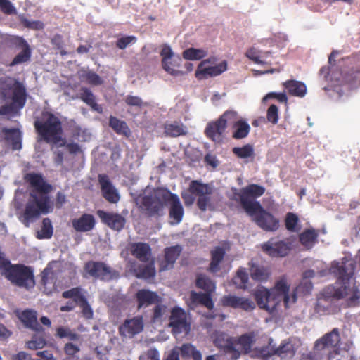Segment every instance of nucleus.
Segmentation results:
<instances>
[{
	"label": "nucleus",
	"instance_id": "obj_8",
	"mask_svg": "<svg viewBox=\"0 0 360 360\" xmlns=\"http://www.w3.org/2000/svg\"><path fill=\"white\" fill-rule=\"evenodd\" d=\"M4 274L13 285L18 287L30 290L35 285L33 269L25 264L11 265Z\"/></svg>",
	"mask_w": 360,
	"mask_h": 360
},
{
	"label": "nucleus",
	"instance_id": "obj_59",
	"mask_svg": "<svg viewBox=\"0 0 360 360\" xmlns=\"http://www.w3.org/2000/svg\"><path fill=\"white\" fill-rule=\"evenodd\" d=\"M137 39L134 36H126L118 39L116 41V46L120 49H124L129 44H134Z\"/></svg>",
	"mask_w": 360,
	"mask_h": 360
},
{
	"label": "nucleus",
	"instance_id": "obj_21",
	"mask_svg": "<svg viewBox=\"0 0 360 360\" xmlns=\"http://www.w3.org/2000/svg\"><path fill=\"white\" fill-rule=\"evenodd\" d=\"M182 248L180 245L167 247L164 250V259L160 262V271H163L174 267Z\"/></svg>",
	"mask_w": 360,
	"mask_h": 360
},
{
	"label": "nucleus",
	"instance_id": "obj_7",
	"mask_svg": "<svg viewBox=\"0 0 360 360\" xmlns=\"http://www.w3.org/2000/svg\"><path fill=\"white\" fill-rule=\"evenodd\" d=\"M212 193V189L208 184L193 180L190 183L187 191L181 193V198L186 206H191L195 200V195L198 196L197 205L201 211H205L210 202V197L208 195Z\"/></svg>",
	"mask_w": 360,
	"mask_h": 360
},
{
	"label": "nucleus",
	"instance_id": "obj_35",
	"mask_svg": "<svg viewBox=\"0 0 360 360\" xmlns=\"http://www.w3.org/2000/svg\"><path fill=\"white\" fill-rule=\"evenodd\" d=\"M190 300L192 304H202L206 307L208 309H212L214 307V302L212 301L211 293L209 292H197L191 291L190 294Z\"/></svg>",
	"mask_w": 360,
	"mask_h": 360
},
{
	"label": "nucleus",
	"instance_id": "obj_5",
	"mask_svg": "<svg viewBox=\"0 0 360 360\" xmlns=\"http://www.w3.org/2000/svg\"><path fill=\"white\" fill-rule=\"evenodd\" d=\"M0 91L4 98H8L9 91L11 103L0 106V115H7L16 114L22 109L27 101V90L24 84L11 77L6 76L0 78Z\"/></svg>",
	"mask_w": 360,
	"mask_h": 360
},
{
	"label": "nucleus",
	"instance_id": "obj_27",
	"mask_svg": "<svg viewBox=\"0 0 360 360\" xmlns=\"http://www.w3.org/2000/svg\"><path fill=\"white\" fill-rule=\"evenodd\" d=\"M248 265L250 277L252 280L257 282H265L269 278L271 271L269 267L253 262H249Z\"/></svg>",
	"mask_w": 360,
	"mask_h": 360
},
{
	"label": "nucleus",
	"instance_id": "obj_10",
	"mask_svg": "<svg viewBox=\"0 0 360 360\" xmlns=\"http://www.w3.org/2000/svg\"><path fill=\"white\" fill-rule=\"evenodd\" d=\"M167 190V188H158L154 191V195L139 196L135 202L141 210L148 217H160L163 214L164 200L159 195V191Z\"/></svg>",
	"mask_w": 360,
	"mask_h": 360
},
{
	"label": "nucleus",
	"instance_id": "obj_53",
	"mask_svg": "<svg viewBox=\"0 0 360 360\" xmlns=\"http://www.w3.org/2000/svg\"><path fill=\"white\" fill-rule=\"evenodd\" d=\"M166 310L167 307L165 304H161V302L155 304V307L153 309L151 321L153 323L161 321L165 313L166 312Z\"/></svg>",
	"mask_w": 360,
	"mask_h": 360
},
{
	"label": "nucleus",
	"instance_id": "obj_15",
	"mask_svg": "<svg viewBox=\"0 0 360 360\" xmlns=\"http://www.w3.org/2000/svg\"><path fill=\"white\" fill-rule=\"evenodd\" d=\"M169 319V326L172 328L173 333L176 335L182 333L187 334L190 331V323L188 322L186 314L182 308L174 307L171 311Z\"/></svg>",
	"mask_w": 360,
	"mask_h": 360
},
{
	"label": "nucleus",
	"instance_id": "obj_17",
	"mask_svg": "<svg viewBox=\"0 0 360 360\" xmlns=\"http://www.w3.org/2000/svg\"><path fill=\"white\" fill-rule=\"evenodd\" d=\"M207 60H202L197 67L195 76L198 80L218 76L227 70V62L222 61L214 66H206Z\"/></svg>",
	"mask_w": 360,
	"mask_h": 360
},
{
	"label": "nucleus",
	"instance_id": "obj_60",
	"mask_svg": "<svg viewBox=\"0 0 360 360\" xmlns=\"http://www.w3.org/2000/svg\"><path fill=\"white\" fill-rule=\"evenodd\" d=\"M80 307L82 309V315L86 319H91L93 317V311L85 297H80Z\"/></svg>",
	"mask_w": 360,
	"mask_h": 360
},
{
	"label": "nucleus",
	"instance_id": "obj_34",
	"mask_svg": "<svg viewBox=\"0 0 360 360\" xmlns=\"http://www.w3.org/2000/svg\"><path fill=\"white\" fill-rule=\"evenodd\" d=\"M2 133L5 140L11 143L13 150H20L22 148V136L19 129L4 128Z\"/></svg>",
	"mask_w": 360,
	"mask_h": 360
},
{
	"label": "nucleus",
	"instance_id": "obj_52",
	"mask_svg": "<svg viewBox=\"0 0 360 360\" xmlns=\"http://www.w3.org/2000/svg\"><path fill=\"white\" fill-rule=\"evenodd\" d=\"M299 222L297 215L293 212H288L285 219V226L288 231L294 232Z\"/></svg>",
	"mask_w": 360,
	"mask_h": 360
},
{
	"label": "nucleus",
	"instance_id": "obj_6",
	"mask_svg": "<svg viewBox=\"0 0 360 360\" xmlns=\"http://www.w3.org/2000/svg\"><path fill=\"white\" fill-rule=\"evenodd\" d=\"M254 342L255 335L252 333L243 334L237 338L231 337L225 338L219 335L214 340L216 347L229 354L231 360L238 359L241 354L250 353Z\"/></svg>",
	"mask_w": 360,
	"mask_h": 360
},
{
	"label": "nucleus",
	"instance_id": "obj_55",
	"mask_svg": "<svg viewBox=\"0 0 360 360\" xmlns=\"http://www.w3.org/2000/svg\"><path fill=\"white\" fill-rule=\"evenodd\" d=\"M63 298H73L74 302H80V297H84L81 293V289L79 288H73L70 290H65L62 293Z\"/></svg>",
	"mask_w": 360,
	"mask_h": 360
},
{
	"label": "nucleus",
	"instance_id": "obj_61",
	"mask_svg": "<svg viewBox=\"0 0 360 360\" xmlns=\"http://www.w3.org/2000/svg\"><path fill=\"white\" fill-rule=\"evenodd\" d=\"M139 360H160V353L155 348H150L140 355Z\"/></svg>",
	"mask_w": 360,
	"mask_h": 360
},
{
	"label": "nucleus",
	"instance_id": "obj_44",
	"mask_svg": "<svg viewBox=\"0 0 360 360\" xmlns=\"http://www.w3.org/2000/svg\"><path fill=\"white\" fill-rule=\"evenodd\" d=\"M195 285L198 288L204 290L205 292L212 293L214 289V283L207 276L199 274L197 276Z\"/></svg>",
	"mask_w": 360,
	"mask_h": 360
},
{
	"label": "nucleus",
	"instance_id": "obj_28",
	"mask_svg": "<svg viewBox=\"0 0 360 360\" xmlns=\"http://www.w3.org/2000/svg\"><path fill=\"white\" fill-rule=\"evenodd\" d=\"M319 231L314 228L304 229L298 236L300 244L307 250H311L317 243Z\"/></svg>",
	"mask_w": 360,
	"mask_h": 360
},
{
	"label": "nucleus",
	"instance_id": "obj_37",
	"mask_svg": "<svg viewBox=\"0 0 360 360\" xmlns=\"http://www.w3.org/2000/svg\"><path fill=\"white\" fill-rule=\"evenodd\" d=\"M146 265H139L135 269L136 276L139 278L149 279L155 276V260L152 259Z\"/></svg>",
	"mask_w": 360,
	"mask_h": 360
},
{
	"label": "nucleus",
	"instance_id": "obj_22",
	"mask_svg": "<svg viewBox=\"0 0 360 360\" xmlns=\"http://www.w3.org/2000/svg\"><path fill=\"white\" fill-rule=\"evenodd\" d=\"M226 129L224 122L219 117L216 121L207 124L205 134L212 141L219 143L222 141L223 134Z\"/></svg>",
	"mask_w": 360,
	"mask_h": 360
},
{
	"label": "nucleus",
	"instance_id": "obj_24",
	"mask_svg": "<svg viewBox=\"0 0 360 360\" xmlns=\"http://www.w3.org/2000/svg\"><path fill=\"white\" fill-rule=\"evenodd\" d=\"M292 354V345L290 342L285 341L282 342L279 347L276 348L267 347L261 349V354L265 358L271 357L274 355L283 358L288 354L291 355Z\"/></svg>",
	"mask_w": 360,
	"mask_h": 360
},
{
	"label": "nucleus",
	"instance_id": "obj_26",
	"mask_svg": "<svg viewBox=\"0 0 360 360\" xmlns=\"http://www.w3.org/2000/svg\"><path fill=\"white\" fill-rule=\"evenodd\" d=\"M72 227L78 232H88L93 230L96 220L93 214L85 213L72 221Z\"/></svg>",
	"mask_w": 360,
	"mask_h": 360
},
{
	"label": "nucleus",
	"instance_id": "obj_4",
	"mask_svg": "<svg viewBox=\"0 0 360 360\" xmlns=\"http://www.w3.org/2000/svg\"><path fill=\"white\" fill-rule=\"evenodd\" d=\"M34 127L43 141L58 148L65 146V138L63 137L62 121L53 112L43 111L40 118L34 122Z\"/></svg>",
	"mask_w": 360,
	"mask_h": 360
},
{
	"label": "nucleus",
	"instance_id": "obj_31",
	"mask_svg": "<svg viewBox=\"0 0 360 360\" xmlns=\"http://www.w3.org/2000/svg\"><path fill=\"white\" fill-rule=\"evenodd\" d=\"M283 86L288 93L293 96L302 98L307 93L306 85L300 81L289 79L283 82Z\"/></svg>",
	"mask_w": 360,
	"mask_h": 360
},
{
	"label": "nucleus",
	"instance_id": "obj_9",
	"mask_svg": "<svg viewBox=\"0 0 360 360\" xmlns=\"http://www.w3.org/2000/svg\"><path fill=\"white\" fill-rule=\"evenodd\" d=\"M265 188L255 184H251L241 188L239 191L237 189L233 191V200L240 202L241 207L247 213L256 208V205H262L256 198L262 196L265 193Z\"/></svg>",
	"mask_w": 360,
	"mask_h": 360
},
{
	"label": "nucleus",
	"instance_id": "obj_30",
	"mask_svg": "<svg viewBox=\"0 0 360 360\" xmlns=\"http://www.w3.org/2000/svg\"><path fill=\"white\" fill-rule=\"evenodd\" d=\"M56 279L55 278L54 274L50 269L46 268L41 272V290L46 295H51L53 292L56 290Z\"/></svg>",
	"mask_w": 360,
	"mask_h": 360
},
{
	"label": "nucleus",
	"instance_id": "obj_54",
	"mask_svg": "<svg viewBox=\"0 0 360 360\" xmlns=\"http://www.w3.org/2000/svg\"><path fill=\"white\" fill-rule=\"evenodd\" d=\"M219 118L224 122V125L227 127V124H230L232 126L234 123L237 122L238 120V114L235 110H226L225 111Z\"/></svg>",
	"mask_w": 360,
	"mask_h": 360
},
{
	"label": "nucleus",
	"instance_id": "obj_49",
	"mask_svg": "<svg viewBox=\"0 0 360 360\" xmlns=\"http://www.w3.org/2000/svg\"><path fill=\"white\" fill-rule=\"evenodd\" d=\"M63 350L66 354L64 360H79V356H77L80 351L79 346L72 342H68L64 345Z\"/></svg>",
	"mask_w": 360,
	"mask_h": 360
},
{
	"label": "nucleus",
	"instance_id": "obj_11",
	"mask_svg": "<svg viewBox=\"0 0 360 360\" xmlns=\"http://www.w3.org/2000/svg\"><path fill=\"white\" fill-rule=\"evenodd\" d=\"M84 271L88 276L104 282L120 278V273L117 270L101 261H88L84 264Z\"/></svg>",
	"mask_w": 360,
	"mask_h": 360
},
{
	"label": "nucleus",
	"instance_id": "obj_18",
	"mask_svg": "<svg viewBox=\"0 0 360 360\" xmlns=\"http://www.w3.org/2000/svg\"><path fill=\"white\" fill-rule=\"evenodd\" d=\"M221 302L223 307L240 309L245 311H252L255 309V304L251 299L233 295H224Z\"/></svg>",
	"mask_w": 360,
	"mask_h": 360
},
{
	"label": "nucleus",
	"instance_id": "obj_19",
	"mask_svg": "<svg viewBox=\"0 0 360 360\" xmlns=\"http://www.w3.org/2000/svg\"><path fill=\"white\" fill-rule=\"evenodd\" d=\"M101 221L109 228L115 231H121L125 224L126 219L118 213L108 212L104 210H98L96 212Z\"/></svg>",
	"mask_w": 360,
	"mask_h": 360
},
{
	"label": "nucleus",
	"instance_id": "obj_23",
	"mask_svg": "<svg viewBox=\"0 0 360 360\" xmlns=\"http://www.w3.org/2000/svg\"><path fill=\"white\" fill-rule=\"evenodd\" d=\"M18 318L25 328L36 332H43L44 329L37 321L36 311L30 309H25L19 314Z\"/></svg>",
	"mask_w": 360,
	"mask_h": 360
},
{
	"label": "nucleus",
	"instance_id": "obj_1",
	"mask_svg": "<svg viewBox=\"0 0 360 360\" xmlns=\"http://www.w3.org/2000/svg\"><path fill=\"white\" fill-rule=\"evenodd\" d=\"M25 180L34 188L30 193L32 199L26 204L20 219L23 224L28 227L41 213L46 214L49 212L50 198L48 193L52 187L44 180L40 174L27 173L25 176Z\"/></svg>",
	"mask_w": 360,
	"mask_h": 360
},
{
	"label": "nucleus",
	"instance_id": "obj_45",
	"mask_svg": "<svg viewBox=\"0 0 360 360\" xmlns=\"http://www.w3.org/2000/svg\"><path fill=\"white\" fill-rule=\"evenodd\" d=\"M206 51L200 49L189 48L183 51L182 56L186 60H200L207 56Z\"/></svg>",
	"mask_w": 360,
	"mask_h": 360
},
{
	"label": "nucleus",
	"instance_id": "obj_39",
	"mask_svg": "<svg viewBox=\"0 0 360 360\" xmlns=\"http://www.w3.org/2000/svg\"><path fill=\"white\" fill-rule=\"evenodd\" d=\"M179 349V354H181L184 359L192 358L193 360H202L200 352L196 349L195 347L191 343H184Z\"/></svg>",
	"mask_w": 360,
	"mask_h": 360
},
{
	"label": "nucleus",
	"instance_id": "obj_40",
	"mask_svg": "<svg viewBox=\"0 0 360 360\" xmlns=\"http://www.w3.org/2000/svg\"><path fill=\"white\" fill-rule=\"evenodd\" d=\"M109 126L118 134L123 135L126 137H129L131 135V130L127 123L116 117H110Z\"/></svg>",
	"mask_w": 360,
	"mask_h": 360
},
{
	"label": "nucleus",
	"instance_id": "obj_38",
	"mask_svg": "<svg viewBox=\"0 0 360 360\" xmlns=\"http://www.w3.org/2000/svg\"><path fill=\"white\" fill-rule=\"evenodd\" d=\"M232 128V137L236 140L247 137L250 131V124L243 119H240L237 122L234 123Z\"/></svg>",
	"mask_w": 360,
	"mask_h": 360
},
{
	"label": "nucleus",
	"instance_id": "obj_29",
	"mask_svg": "<svg viewBox=\"0 0 360 360\" xmlns=\"http://www.w3.org/2000/svg\"><path fill=\"white\" fill-rule=\"evenodd\" d=\"M340 340V337L338 329L333 328L330 333L325 334L315 342L316 349L321 348L323 350L326 348L335 347Z\"/></svg>",
	"mask_w": 360,
	"mask_h": 360
},
{
	"label": "nucleus",
	"instance_id": "obj_12",
	"mask_svg": "<svg viewBox=\"0 0 360 360\" xmlns=\"http://www.w3.org/2000/svg\"><path fill=\"white\" fill-rule=\"evenodd\" d=\"M256 208L247 214L252 217V221L263 231L275 232L280 227V221L270 212L265 210L262 205H256Z\"/></svg>",
	"mask_w": 360,
	"mask_h": 360
},
{
	"label": "nucleus",
	"instance_id": "obj_57",
	"mask_svg": "<svg viewBox=\"0 0 360 360\" xmlns=\"http://www.w3.org/2000/svg\"><path fill=\"white\" fill-rule=\"evenodd\" d=\"M103 198L108 202L116 203L120 200V196L113 186L102 191Z\"/></svg>",
	"mask_w": 360,
	"mask_h": 360
},
{
	"label": "nucleus",
	"instance_id": "obj_64",
	"mask_svg": "<svg viewBox=\"0 0 360 360\" xmlns=\"http://www.w3.org/2000/svg\"><path fill=\"white\" fill-rule=\"evenodd\" d=\"M22 24L25 27L33 30H41L44 27V24L40 20H29L24 19Z\"/></svg>",
	"mask_w": 360,
	"mask_h": 360
},
{
	"label": "nucleus",
	"instance_id": "obj_36",
	"mask_svg": "<svg viewBox=\"0 0 360 360\" xmlns=\"http://www.w3.org/2000/svg\"><path fill=\"white\" fill-rule=\"evenodd\" d=\"M19 46L22 48V51L15 56L11 63V66H15L16 65L25 63L30 60L31 58V49L28 43L23 39H19Z\"/></svg>",
	"mask_w": 360,
	"mask_h": 360
},
{
	"label": "nucleus",
	"instance_id": "obj_46",
	"mask_svg": "<svg viewBox=\"0 0 360 360\" xmlns=\"http://www.w3.org/2000/svg\"><path fill=\"white\" fill-rule=\"evenodd\" d=\"M233 153L239 158H248L255 155L253 146L250 144H246L243 147H234L232 149Z\"/></svg>",
	"mask_w": 360,
	"mask_h": 360
},
{
	"label": "nucleus",
	"instance_id": "obj_62",
	"mask_svg": "<svg viewBox=\"0 0 360 360\" xmlns=\"http://www.w3.org/2000/svg\"><path fill=\"white\" fill-rule=\"evenodd\" d=\"M266 117L269 122L276 124L278 120V109L276 105H271L267 110Z\"/></svg>",
	"mask_w": 360,
	"mask_h": 360
},
{
	"label": "nucleus",
	"instance_id": "obj_41",
	"mask_svg": "<svg viewBox=\"0 0 360 360\" xmlns=\"http://www.w3.org/2000/svg\"><path fill=\"white\" fill-rule=\"evenodd\" d=\"M212 260L210 264L209 270L212 273H215L219 269V264L223 260L225 251L221 247H217L211 252Z\"/></svg>",
	"mask_w": 360,
	"mask_h": 360
},
{
	"label": "nucleus",
	"instance_id": "obj_58",
	"mask_svg": "<svg viewBox=\"0 0 360 360\" xmlns=\"http://www.w3.org/2000/svg\"><path fill=\"white\" fill-rule=\"evenodd\" d=\"M84 77L89 84L98 86L103 84V80L100 76L93 71L85 72Z\"/></svg>",
	"mask_w": 360,
	"mask_h": 360
},
{
	"label": "nucleus",
	"instance_id": "obj_63",
	"mask_svg": "<svg viewBox=\"0 0 360 360\" xmlns=\"http://www.w3.org/2000/svg\"><path fill=\"white\" fill-rule=\"evenodd\" d=\"M245 56L257 64H264V62L260 59L259 51L255 47L250 48L245 53Z\"/></svg>",
	"mask_w": 360,
	"mask_h": 360
},
{
	"label": "nucleus",
	"instance_id": "obj_48",
	"mask_svg": "<svg viewBox=\"0 0 360 360\" xmlns=\"http://www.w3.org/2000/svg\"><path fill=\"white\" fill-rule=\"evenodd\" d=\"M53 236V226L49 218H44L42 221L41 229L37 233V238L39 239H49Z\"/></svg>",
	"mask_w": 360,
	"mask_h": 360
},
{
	"label": "nucleus",
	"instance_id": "obj_42",
	"mask_svg": "<svg viewBox=\"0 0 360 360\" xmlns=\"http://www.w3.org/2000/svg\"><path fill=\"white\" fill-rule=\"evenodd\" d=\"M249 281L248 274L245 268H240L236 272V275L233 278V284L236 288L245 289Z\"/></svg>",
	"mask_w": 360,
	"mask_h": 360
},
{
	"label": "nucleus",
	"instance_id": "obj_56",
	"mask_svg": "<svg viewBox=\"0 0 360 360\" xmlns=\"http://www.w3.org/2000/svg\"><path fill=\"white\" fill-rule=\"evenodd\" d=\"M51 44L60 51L61 56H65L67 54V52L64 50V41L63 36L56 34H55L51 40Z\"/></svg>",
	"mask_w": 360,
	"mask_h": 360
},
{
	"label": "nucleus",
	"instance_id": "obj_16",
	"mask_svg": "<svg viewBox=\"0 0 360 360\" xmlns=\"http://www.w3.org/2000/svg\"><path fill=\"white\" fill-rule=\"evenodd\" d=\"M144 322L143 316L139 315L124 320L119 326V334L122 337L132 338L143 330Z\"/></svg>",
	"mask_w": 360,
	"mask_h": 360
},
{
	"label": "nucleus",
	"instance_id": "obj_43",
	"mask_svg": "<svg viewBox=\"0 0 360 360\" xmlns=\"http://www.w3.org/2000/svg\"><path fill=\"white\" fill-rule=\"evenodd\" d=\"M79 98L85 103L91 106L92 109L98 110V105L96 102L95 96L89 89L82 87Z\"/></svg>",
	"mask_w": 360,
	"mask_h": 360
},
{
	"label": "nucleus",
	"instance_id": "obj_32",
	"mask_svg": "<svg viewBox=\"0 0 360 360\" xmlns=\"http://www.w3.org/2000/svg\"><path fill=\"white\" fill-rule=\"evenodd\" d=\"M164 132L167 136L178 137L186 136L188 134V129L181 122L174 121L164 124Z\"/></svg>",
	"mask_w": 360,
	"mask_h": 360
},
{
	"label": "nucleus",
	"instance_id": "obj_2",
	"mask_svg": "<svg viewBox=\"0 0 360 360\" xmlns=\"http://www.w3.org/2000/svg\"><path fill=\"white\" fill-rule=\"evenodd\" d=\"M290 285L285 277L277 281L273 288L267 289L264 287L257 288L253 292L254 297L258 307L269 313L276 310L277 306L283 301L285 308L289 304L297 301V294L293 292L289 295Z\"/></svg>",
	"mask_w": 360,
	"mask_h": 360
},
{
	"label": "nucleus",
	"instance_id": "obj_3",
	"mask_svg": "<svg viewBox=\"0 0 360 360\" xmlns=\"http://www.w3.org/2000/svg\"><path fill=\"white\" fill-rule=\"evenodd\" d=\"M356 262L354 259H345L336 266H332V271L338 276V280L342 285L337 288L333 297L338 299L347 298L348 305L354 307L360 300V290L353 285L349 286V281L354 275Z\"/></svg>",
	"mask_w": 360,
	"mask_h": 360
},
{
	"label": "nucleus",
	"instance_id": "obj_33",
	"mask_svg": "<svg viewBox=\"0 0 360 360\" xmlns=\"http://www.w3.org/2000/svg\"><path fill=\"white\" fill-rule=\"evenodd\" d=\"M160 55L162 56V65L166 72L173 76H180L184 74L183 71L171 68V62H169V60L172 57L173 52L169 46L165 45L162 49Z\"/></svg>",
	"mask_w": 360,
	"mask_h": 360
},
{
	"label": "nucleus",
	"instance_id": "obj_50",
	"mask_svg": "<svg viewBox=\"0 0 360 360\" xmlns=\"http://www.w3.org/2000/svg\"><path fill=\"white\" fill-rule=\"evenodd\" d=\"M46 345V341L43 335H34L32 340L26 342V347L32 350L42 349Z\"/></svg>",
	"mask_w": 360,
	"mask_h": 360
},
{
	"label": "nucleus",
	"instance_id": "obj_13",
	"mask_svg": "<svg viewBox=\"0 0 360 360\" xmlns=\"http://www.w3.org/2000/svg\"><path fill=\"white\" fill-rule=\"evenodd\" d=\"M295 238L289 237L283 240L270 238L262 245V251L272 257H285L294 248Z\"/></svg>",
	"mask_w": 360,
	"mask_h": 360
},
{
	"label": "nucleus",
	"instance_id": "obj_14",
	"mask_svg": "<svg viewBox=\"0 0 360 360\" xmlns=\"http://www.w3.org/2000/svg\"><path fill=\"white\" fill-rule=\"evenodd\" d=\"M159 195L165 202L170 204L169 215L174 220V224L180 223L184 216V208L176 194L172 193L168 189L159 191Z\"/></svg>",
	"mask_w": 360,
	"mask_h": 360
},
{
	"label": "nucleus",
	"instance_id": "obj_47",
	"mask_svg": "<svg viewBox=\"0 0 360 360\" xmlns=\"http://www.w3.org/2000/svg\"><path fill=\"white\" fill-rule=\"evenodd\" d=\"M56 336L61 339L67 338L70 341H77L81 338L80 335L73 332L70 328L63 326L56 328Z\"/></svg>",
	"mask_w": 360,
	"mask_h": 360
},
{
	"label": "nucleus",
	"instance_id": "obj_25",
	"mask_svg": "<svg viewBox=\"0 0 360 360\" xmlns=\"http://www.w3.org/2000/svg\"><path fill=\"white\" fill-rule=\"evenodd\" d=\"M131 254L141 262L147 263L152 259V250L146 243H135L131 246Z\"/></svg>",
	"mask_w": 360,
	"mask_h": 360
},
{
	"label": "nucleus",
	"instance_id": "obj_20",
	"mask_svg": "<svg viewBox=\"0 0 360 360\" xmlns=\"http://www.w3.org/2000/svg\"><path fill=\"white\" fill-rule=\"evenodd\" d=\"M137 309L162 302V298L156 292L148 289H140L135 294Z\"/></svg>",
	"mask_w": 360,
	"mask_h": 360
},
{
	"label": "nucleus",
	"instance_id": "obj_51",
	"mask_svg": "<svg viewBox=\"0 0 360 360\" xmlns=\"http://www.w3.org/2000/svg\"><path fill=\"white\" fill-rule=\"evenodd\" d=\"M344 79L352 86L360 85V70H351L345 74Z\"/></svg>",
	"mask_w": 360,
	"mask_h": 360
}]
</instances>
